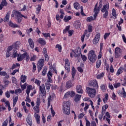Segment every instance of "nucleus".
Wrapping results in <instances>:
<instances>
[{
	"label": "nucleus",
	"mask_w": 126,
	"mask_h": 126,
	"mask_svg": "<svg viewBox=\"0 0 126 126\" xmlns=\"http://www.w3.org/2000/svg\"><path fill=\"white\" fill-rule=\"evenodd\" d=\"M70 103L69 101H64L63 105V111L65 115H69L70 114Z\"/></svg>",
	"instance_id": "f257e3e1"
},
{
	"label": "nucleus",
	"mask_w": 126,
	"mask_h": 126,
	"mask_svg": "<svg viewBox=\"0 0 126 126\" xmlns=\"http://www.w3.org/2000/svg\"><path fill=\"white\" fill-rule=\"evenodd\" d=\"M88 59L90 60L91 63H94L97 60V56H96V54H95V51L94 50H91L89 51Z\"/></svg>",
	"instance_id": "f03ea898"
},
{
	"label": "nucleus",
	"mask_w": 126,
	"mask_h": 126,
	"mask_svg": "<svg viewBox=\"0 0 126 126\" xmlns=\"http://www.w3.org/2000/svg\"><path fill=\"white\" fill-rule=\"evenodd\" d=\"M110 7V4L109 3L104 5L103 6L102 8L101 9V11L102 12L103 14V18H107L108 17V16L109 15V9Z\"/></svg>",
	"instance_id": "7ed1b4c3"
},
{
	"label": "nucleus",
	"mask_w": 126,
	"mask_h": 126,
	"mask_svg": "<svg viewBox=\"0 0 126 126\" xmlns=\"http://www.w3.org/2000/svg\"><path fill=\"white\" fill-rule=\"evenodd\" d=\"M87 93L89 94V96L91 98H94L96 94V90L95 89L90 88L89 87H87L86 88Z\"/></svg>",
	"instance_id": "20e7f679"
},
{
	"label": "nucleus",
	"mask_w": 126,
	"mask_h": 126,
	"mask_svg": "<svg viewBox=\"0 0 126 126\" xmlns=\"http://www.w3.org/2000/svg\"><path fill=\"white\" fill-rule=\"evenodd\" d=\"M36 106L33 107L34 113H40V104H41V99L40 98H37L36 102Z\"/></svg>",
	"instance_id": "39448f33"
},
{
	"label": "nucleus",
	"mask_w": 126,
	"mask_h": 126,
	"mask_svg": "<svg viewBox=\"0 0 126 126\" xmlns=\"http://www.w3.org/2000/svg\"><path fill=\"white\" fill-rule=\"evenodd\" d=\"M102 7V4H100L99 6L98 7V3H96V4L94 6V18H96L97 17V15H98V13H99V12L100 11V8Z\"/></svg>",
	"instance_id": "423d86ee"
},
{
	"label": "nucleus",
	"mask_w": 126,
	"mask_h": 126,
	"mask_svg": "<svg viewBox=\"0 0 126 126\" xmlns=\"http://www.w3.org/2000/svg\"><path fill=\"white\" fill-rule=\"evenodd\" d=\"M45 63V60L43 59H39L37 62V68L38 72H40L42 70V68L44 66V63Z\"/></svg>",
	"instance_id": "0eeeda50"
},
{
	"label": "nucleus",
	"mask_w": 126,
	"mask_h": 126,
	"mask_svg": "<svg viewBox=\"0 0 126 126\" xmlns=\"http://www.w3.org/2000/svg\"><path fill=\"white\" fill-rule=\"evenodd\" d=\"M81 54L80 48H78L77 50L76 49V52L73 51V53H71L70 56L71 58H73V57L74 58H79Z\"/></svg>",
	"instance_id": "6e6552de"
},
{
	"label": "nucleus",
	"mask_w": 126,
	"mask_h": 126,
	"mask_svg": "<svg viewBox=\"0 0 126 126\" xmlns=\"http://www.w3.org/2000/svg\"><path fill=\"white\" fill-rule=\"evenodd\" d=\"M122 53H123L122 49L120 47H116L115 49V58L116 59L120 58L121 56H122Z\"/></svg>",
	"instance_id": "1a4fd4ad"
},
{
	"label": "nucleus",
	"mask_w": 126,
	"mask_h": 126,
	"mask_svg": "<svg viewBox=\"0 0 126 126\" xmlns=\"http://www.w3.org/2000/svg\"><path fill=\"white\" fill-rule=\"evenodd\" d=\"M103 120L104 121L106 120V121L107 122L108 124H109V126L111 125V115H110V113L108 112H106L105 116L103 117Z\"/></svg>",
	"instance_id": "9d476101"
},
{
	"label": "nucleus",
	"mask_w": 126,
	"mask_h": 126,
	"mask_svg": "<svg viewBox=\"0 0 126 126\" xmlns=\"http://www.w3.org/2000/svg\"><path fill=\"white\" fill-rule=\"evenodd\" d=\"M75 96V93L73 91H69L67 92L64 95V97L65 99L68 97H74Z\"/></svg>",
	"instance_id": "9b49d317"
},
{
	"label": "nucleus",
	"mask_w": 126,
	"mask_h": 126,
	"mask_svg": "<svg viewBox=\"0 0 126 126\" xmlns=\"http://www.w3.org/2000/svg\"><path fill=\"white\" fill-rule=\"evenodd\" d=\"M65 69L67 70L68 72L70 71V63L67 59L65 60Z\"/></svg>",
	"instance_id": "f8f14e48"
},
{
	"label": "nucleus",
	"mask_w": 126,
	"mask_h": 126,
	"mask_svg": "<svg viewBox=\"0 0 126 126\" xmlns=\"http://www.w3.org/2000/svg\"><path fill=\"white\" fill-rule=\"evenodd\" d=\"M100 33H97L95 35V36L93 40V43L94 45H97L99 43V40H100Z\"/></svg>",
	"instance_id": "ddd939ff"
},
{
	"label": "nucleus",
	"mask_w": 126,
	"mask_h": 126,
	"mask_svg": "<svg viewBox=\"0 0 126 126\" xmlns=\"http://www.w3.org/2000/svg\"><path fill=\"white\" fill-rule=\"evenodd\" d=\"M39 90L43 96H46V89L45 88V85L44 84L39 86Z\"/></svg>",
	"instance_id": "4468645a"
},
{
	"label": "nucleus",
	"mask_w": 126,
	"mask_h": 126,
	"mask_svg": "<svg viewBox=\"0 0 126 126\" xmlns=\"http://www.w3.org/2000/svg\"><path fill=\"white\" fill-rule=\"evenodd\" d=\"M90 86H93V87H94V88H95L96 89H98L99 88V86H98V82L96 80H93L90 83Z\"/></svg>",
	"instance_id": "2eb2a0df"
},
{
	"label": "nucleus",
	"mask_w": 126,
	"mask_h": 126,
	"mask_svg": "<svg viewBox=\"0 0 126 126\" xmlns=\"http://www.w3.org/2000/svg\"><path fill=\"white\" fill-rule=\"evenodd\" d=\"M25 57H26V54H25V53L23 54H19L17 58L18 62H22V61L25 59Z\"/></svg>",
	"instance_id": "dca6fc26"
},
{
	"label": "nucleus",
	"mask_w": 126,
	"mask_h": 126,
	"mask_svg": "<svg viewBox=\"0 0 126 126\" xmlns=\"http://www.w3.org/2000/svg\"><path fill=\"white\" fill-rule=\"evenodd\" d=\"M76 90L77 93L80 94H82L83 93V90L82 89V86L80 85H78L76 87Z\"/></svg>",
	"instance_id": "f3484780"
},
{
	"label": "nucleus",
	"mask_w": 126,
	"mask_h": 126,
	"mask_svg": "<svg viewBox=\"0 0 126 126\" xmlns=\"http://www.w3.org/2000/svg\"><path fill=\"white\" fill-rule=\"evenodd\" d=\"M7 4L8 3L6 1V0H2V1L1 2L0 4V10L3 8V6H7Z\"/></svg>",
	"instance_id": "a211bd4d"
},
{
	"label": "nucleus",
	"mask_w": 126,
	"mask_h": 126,
	"mask_svg": "<svg viewBox=\"0 0 126 126\" xmlns=\"http://www.w3.org/2000/svg\"><path fill=\"white\" fill-rule=\"evenodd\" d=\"M72 86H73V85L72 84V83H71V81H70H70H68L66 83L65 87L67 89H69V88H71V87H72Z\"/></svg>",
	"instance_id": "6ab92c4d"
},
{
	"label": "nucleus",
	"mask_w": 126,
	"mask_h": 126,
	"mask_svg": "<svg viewBox=\"0 0 126 126\" xmlns=\"http://www.w3.org/2000/svg\"><path fill=\"white\" fill-rule=\"evenodd\" d=\"M37 42L42 46H44V45H46V41H45V40H44L43 38H39L37 40Z\"/></svg>",
	"instance_id": "aec40b11"
},
{
	"label": "nucleus",
	"mask_w": 126,
	"mask_h": 126,
	"mask_svg": "<svg viewBox=\"0 0 126 126\" xmlns=\"http://www.w3.org/2000/svg\"><path fill=\"white\" fill-rule=\"evenodd\" d=\"M28 42L31 48H32V49H34V42L33 41V39L31 38L29 39Z\"/></svg>",
	"instance_id": "412c9836"
},
{
	"label": "nucleus",
	"mask_w": 126,
	"mask_h": 126,
	"mask_svg": "<svg viewBox=\"0 0 126 126\" xmlns=\"http://www.w3.org/2000/svg\"><path fill=\"white\" fill-rule=\"evenodd\" d=\"M28 42L31 48H32V49H34V42L33 41V39L31 38L29 39Z\"/></svg>",
	"instance_id": "4be33fe9"
},
{
	"label": "nucleus",
	"mask_w": 126,
	"mask_h": 126,
	"mask_svg": "<svg viewBox=\"0 0 126 126\" xmlns=\"http://www.w3.org/2000/svg\"><path fill=\"white\" fill-rule=\"evenodd\" d=\"M71 72L72 77V78H74V76H75V74H76V70L74 66L72 67Z\"/></svg>",
	"instance_id": "5701e85b"
},
{
	"label": "nucleus",
	"mask_w": 126,
	"mask_h": 126,
	"mask_svg": "<svg viewBox=\"0 0 126 126\" xmlns=\"http://www.w3.org/2000/svg\"><path fill=\"white\" fill-rule=\"evenodd\" d=\"M80 98H81V95L76 94L74 98L75 102H78V101H80Z\"/></svg>",
	"instance_id": "b1692460"
},
{
	"label": "nucleus",
	"mask_w": 126,
	"mask_h": 126,
	"mask_svg": "<svg viewBox=\"0 0 126 126\" xmlns=\"http://www.w3.org/2000/svg\"><path fill=\"white\" fill-rule=\"evenodd\" d=\"M112 15L113 16L114 19H116L117 18V11L115 8H113L112 9Z\"/></svg>",
	"instance_id": "393cba45"
},
{
	"label": "nucleus",
	"mask_w": 126,
	"mask_h": 126,
	"mask_svg": "<svg viewBox=\"0 0 126 126\" xmlns=\"http://www.w3.org/2000/svg\"><path fill=\"white\" fill-rule=\"evenodd\" d=\"M9 26H10V27H12V28H16L18 27V25L14 24L11 22H9Z\"/></svg>",
	"instance_id": "a878e982"
},
{
	"label": "nucleus",
	"mask_w": 126,
	"mask_h": 126,
	"mask_svg": "<svg viewBox=\"0 0 126 126\" xmlns=\"http://www.w3.org/2000/svg\"><path fill=\"white\" fill-rule=\"evenodd\" d=\"M102 63V62L100 60H98L96 62V68H99L100 66H101V64Z\"/></svg>",
	"instance_id": "bb28decb"
},
{
	"label": "nucleus",
	"mask_w": 126,
	"mask_h": 126,
	"mask_svg": "<svg viewBox=\"0 0 126 126\" xmlns=\"http://www.w3.org/2000/svg\"><path fill=\"white\" fill-rule=\"evenodd\" d=\"M45 87L47 90H50V88H51V83L47 82L45 83Z\"/></svg>",
	"instance_id": "cd10ccee"
},
{
	"label": "nucleus",
	"mask_w": 126,
	"mask_h": 126,
	"mask_svg": "<svg viewBox=\"0 0 126 126\" xmlns=\"http://www.w3.org/2000/svg\"><path fill=\"white\" fill-rule=\"evenodd\" d=\"M86 34H87V30H86L85 31L84 33L81 36V41H82V43H83V42H84V38H85V36H86Z\"/></svg>",
	"instance_id": "c85d7f7f"
},
{
	"label": "nucleus",
	"mask_w": 126,
	"mask_h": 126,
	"mask_svg": "<svg viewBox=\"0 0 126 126\" xmlns=\"http://www.w3.org/2000/svg\"><path fill=\"white\" fill-rule=\"evenodd\" d=\"M16 15L17 16V17H20V18H22V17H24V15H22L20 12L17 11H16Z\"/></svg>",
	"instance_id": "c756f323"
},
{
	"label": "nucleus",
	"mask_w": 126,
	"mask_h": 126,
	"mask_svg": "<svg viewBox=\"0 0 126 126\" xmlns=\"http://www.w3.org/2000/svg\"><path fill=\"white\" fill-rule=\"evenodd\" d=\"M9 19V12H8L4 19V22H6V21H8Z\"/></svg>",
	"instance_id": "7c9ffc66"
},
{
	"label": "nucleus",
	"mask_w": 126,
	"mask_h": 126,
	"mask_svg": "<svg viewBox=\"0 0 126 126\" xmlns=\"http://www.w3.org/2000/svg\"><path fill=\"white\" fill-rule=\"evenodd\" d=\"M21 82H23V83H24V82H25V81H26V76H24L23 75H21Z\"/></svg>",
	"instance_id": "2f4dec72"
},
{
	"label": "nucleus",
	"mask_w": 126,
	"mask_h": 126,
	"mask_svg": "<svg viewBox=\"0 0 126 126\" xmlns=\"http://www.w3.org/2000/svg\"><path fill=\"white\" fill-rule=\"evenodd\" d=\"M19 45H20V42L19 41H17L15 43H14V47L15 49L17 50V49H18V48H19Z\"/></svg>",
	"instance_id": "473e14b6"
},
{
	"label": "nucleus",
	"mask_w": 126,
	"mask_h": 126,
	"mask_svg": "<svg viewBox=\"0 0 126 126\" xmlns=\"http://www.w3.org/2000/svg\"><path fill=\"white\" fill-rule=\"evenodd\" d=\"M70 19H71V17L70 16H68V17L65 16L63 20L65 22H67V21H69Z\"/></svg>",
	"instance_id": "72a5a7b5"
},
{
	"label": "nucleus",
	"mask_w": 126,
	"mask_h": 126,
	"mask_svg": "<svg viewBox=\"0 0 126 126\" xmlns=\"http://www.w3.org/2000/svg\"><path fill=\"white\" fill-rule=\"evenodd\" d=\"M13 107L16 105V103H17V101H18V96H16L14 99H13Z\"/></svg>",
	"instance_id": "f704fd0d"
},
{
	"label": "nucleus",
	"mask_w": 126,
	"mask_h": 126,
	"mask_svg": "<svg viewBox=\"0 0 126 126\" xmlns=\"http://www.w3.org/2000/svg\"><path fill=\"white\" fill-rule=\"evenodd\" d=\"M124 69V68L123 67H120L118 70V71H117V75H119L121 74V73H123V70Z\"/></svg>",
	"instance_id": "c9c22d12"
},
{
	"label": "nucleus",
	"mask_w": 126,
	"mask_h": 126,
	"mask_svg": "<svg viewBox=\"0 0 126 126\" xmlns=\"http://www.w3.org/2000/svg\"><path fill=\"white\" fill-rule=\"evenodd\" d=\"M109 98V95H108V94H105V97L103 99L104 103H107V101H108V98Z\"/></svg>",
	"instance_id": "e433bc0d"
},
{
	"label": "nucleus",
	"mask_w": 126,
	"mask_h": 126,
	"mask_svg": "<svg viewBox=\"0 0 126 126\" xmlns=\"http://www.w3.org/2000/svg\"><path fill=\"white\" fill-rule=\"evenodd\" d=\"M70 26H66L65 27V29L64 30H63V33L64 34H65L67 32H68V30H69V28H70Z\"/></svg>",
	"instance_id": "4c0bfd02"
},
{
	"label": "nucleus",
	"mask_w": 126,
	"mask_h": 126,
	"mask_svg": "<svg viewBox=\"0 0 126 126\" xmlns=\"http://www.w3.org/2000/svg\"><path fill=\"white\" fill-rule=\"evenodd\" d=\"M37 60V56L36 55H33L30 59L31 62L35 61Z\"/></svg>",
	"instance_id": "58836bf2"
},
{
	"label": "nucleus",
	"mask_w": 126,
	"mask_h": 126,
	"mask_svg": "<svg viewBox=\"0 0 126 126\" xmlns=\"http://www.w3.org/2000/svg\"><path fill=\"white\" fill-rule=\"evenodd\" d=\"M74 7L75 9H79V4L77 2L74 3Z\"/></svg>",
	"instance_id": "ea45409f"
},
{
	"label": "nucleus",
	"mask_w": 126,
	"mask_h": 126,
	"mask_svg": "<svg viewBox=\"0 0 126 126\" xmlns=\"http://www.w3.org/2000/svg\"><path fill=\"white\" fill-rule=\"evenodd\" d=\"M92 29H93V27H92V26L89 25L88 26L87 33H88V32H92Z\"/></svg>",
	"instance_id": "a19ab883"
},
{
	"label": "nucleus",
	"mask_w": 126,
	"mask_h": 126,
	"mask_svg": "<svg viewBox=\"0 0 126 126\" xmlns=\"http://www.w3.org/2000/svg\"><path fill=\"white\" fill-rule=\"evenodd\" d=\"M81 58L84 62H86V61H87V57L85 55L81 54Z\"/></svg>",
	"instance_id": "79ce46f5"
},
{
	"label": "nucleus",
	"mask_w": 126,
	"mask_h": 126,
	"mask_svg": "<svg viewBox=\"0 0 126 126\" xmlns=\"http://www.w3.org/2000/svg\"><path fill=\"white\" fill-rule=\"evenodd\" d=\"M104 72H102L101 74L97 75L96 77L97 79H100L102 78V77H104Z\"/></svg>",
	"instance_id": "37998d69"
},
{
	"label": "nucleus",
	"mask_w": 126,
	"mask_h": 126,
	"mask_svg": "<svg viewBox=\"0 0 126 126\" xmlns=\"http://www.w3.org/2000/svg\"><path fill=\"white\" fill-rule=\"evenodd\" d=\"M18 56H19V54H17V51L16 50H14L12 55L13 58H16V57H18Z\"/></svg>",
	"instance_id": "c03bdc74"
},
{
	"label": "nucleus",
	"mask_w": 126,
	"mask_h": 126,
	"mask_svg": "<svg viewBox=\"0 0 126 126\" xmlns=\"http://www.w3.org/2000/svg\"><path fill=\"white\" fill-rule=\"evenodd\" d=\"M97 98H98L97 105H100V103H101V95L98 94L97 95Z\"/></svg>",
	"instance_id": "a18cd8bd"
},
{
	"label": "nucleus",
	"mask_w": 126,
	"mask_h": 126,
	"mask_svg": "<svg viewBox=\"0 0 126 126\" xmlns=\"http://www.w3.org/2000/svg\"><path fill=\"white\" fill-rule=\"evenodd\" d=\"M56 49H58L59 52L61 53L62 52V46L60 45L59 44H57L56 46Z\"/></svg>",
	"instance_id": "49530a36"
},
{
	"label": "nucleus",
	"mask_w": 126,
	"mask_h": 126,
	"mask_svg": "<svg viewBox=\"0 0 126 126\" xmlns=\"http://www.w3.org/2000/svg\"><path fill=\"white\" fill-rule=\"evenodd\" d=\"M35 84H37V85L38 86H39V87L40 86H41V85H40L41 84V81H40V80H38L37 79H35Z\"/></svg>",
	"instance_id": "de8ad7c7"
},
{
	"label": "nucleus",
	"mask_w": 126,
	"mask_h": 126,
	"mask_svg": "<svg viewBox=\"0 0 126 126\" xmlns=\"http://www.w3.org/2000/svg\"><path fill=\"white\" fill-rule=\"evenodd\" d=\"M107 108H108V105H104L102 108V113H104V112H106V110H107Z\"/></svg>",
	"instance_id": "09e8293b"
},
{
	"label": "nucleus",
	"mask_w": 126,
	"mask_h": 126,
	"mask_svg": "<svg viewBox=\"0 0 126 126\" xmlns=\"http://www.w3.org/2000/svg\"><path fill=\"white\" fill-rule=\"evenodd\" d=\"M93 20H94V18H93V17H90L87 18V21L88 22H91V21Z\"/></svg>",
	"instance_id": "8fccbe9b"
},
{
	"label": "nucleus",
	"mask_w": 126,
	"mask_h": 126,
	"mask_svg": "<svg viewBox=\"0 0 126 126\" xmlns=\"http://www.w3.org/2000/svg\"><path fill=\"white\" fill-rule=\"evenodd\" d=\"M85 106L84 108V110L85 112L86 113V112H87V110H88V108H89V105H88V104H87V103H85Z\"/></svg>",
	"instance_id": "3c124183"
},
{
	"label": "nucleus",
	"mask_w": 126,
	"mask_h": 126,
	"mask_svg": "<svg viewBox=\"0 0 126 126\" xmlns=\"http://www.w3.org/2000/svg\"><path fill=\"white\" fill-rule=\"evenodd\" d=\"M34 117L35 120H36L37 119H40V114H39V113H34Z\"/></svg>",
	"instance_id": "603ef678"
},
{
	"label": "nucleus",
	"mask_w": 126,
	"mask_h": 126,
	"mask_svg": "<svg viewBox=\"0 0 126 126\" xmlns=\"http://www.w3.org/2000/svg\"><path fill=\"white\" fill-rule=\"evenodd\" d=\"M48 68H47L46 67H45L44 69H43V70L42 71V75L44 76V75H46V73L47 72V70Z\"/></svg>",
	"instance_id": "864d4df0"
},
{
	"label": "nucleus",
	"mask_w": 126,
	"mask_h": 126,
	"mask_svg": "<svg viewBox=\"0 0 126 126\" xmlns=\"http://www.w3.org/2000/svg\"><path fill=\"white\" fill-rule=\"evenodd\" d=\"M32 64L33 65L32 72H35V71H36V64H35L34 63H32Z\"/></svg>",
	"instance_id": "5fc2aeb1"
},
{
	"label": "nucleus",
	"mask_w": 126,
	"mask_h": 126,
	"mask_svg": "<svg viewBox=\"0 0 126 126\" xmlns=\"http://www.w3.org/2000/svg\"><path fill=\"white\" fill-rule=\"evenodd\" d=\"M27 122L29 126H31L32 125V120L29 119V118L27 119Z\"/></svg>",
	"instance_id": "6e6d98bb"
},
{
	"label": "nucleus",
	"mask_w": 126,
	"mask_h": 126,
	"mask_svg": "<svg viewBox=\"0 0 126 126\" xmlns=\"http://www.w3.org/2000/svg\"><path fill=\"white\" fill-rule=\"evenodd\" d=\"M0 75H1V76H5V75H7V73H6V72L1 71L0 72Z\"/></svg>",
	"instance_id": "4d7b16f0"
},
{
	"label": "nucleus",
	"mask_w": 126,
	"mask_h": 126,
	"mask_svg": "<svg viewBox=\"0 0 126 126\" xmlns=\"http://www.w3.org/2000/svg\"><path fill=\"white\" fill-rule=\"evenodd\" d=\"M113 85L115 88H118V87L121 86V83H115Z\"/></svg>",
	"instance_id": "13d9d810"
},
{
	"label": "nucleus",
	"mask_w": 126,
	"mask_h": 126,
	"mask_svg": "<svg viewBox=\"0 0 126 126\" xmlns=\"http://www.w3.org/2000/svg\"><path fill=\"white\" fill-rule=\"evenodd\" d=\"M7 124H8V120L6 119L2 124V126H7Z\"/></svg>",
	"instance_id": "bf43d9fd"
},
{
	"label": "nucleus",
	"mask_w": 126,
	"mask_h": 126,
	"mask_svg": "<svg viewBox=\"0 0 126 126\" xmlns=\"http://www.w3.org/2000/svg\"><path fill=\"white\" fill-rule=\"evenodd\" d=\"M3 83L4 84H5V86H7V85H8V84L10 83V82L6 80H5L3 81Z\"/></svg>",
	"instance_id": "052dcab7"
},
{
	"label": "nucleus",
	"mask_w": 126,
	"mask_h": 126,
	"mask_svg": "<svg viewBox=\"0 0 126 126\" xmlns=\"http://www.w3.org/2000/svg\"><path fill=\"white\" fill-rule=\"evenodd\" d=\"M42 34L43 35L44 37H45V38H47V37H49L50 38L51 37V35H50L49 33H43Z\"/></svg>",
	"instance_id": "680f3d73"
},
{
	"label": "nucleus",
	"mask_w": 126,
	"mask_h": 126,
	"mask_svg": "<svg viewBox=\"0 0 126 126\" xmlns=\"http://www.w3.org/2000/svg\"><path fill=\"white\" fill-rule=\"evenodd\" d=\"M5 95L7 98H9L10 97V94L9 93V92L7 91L5 93Z\"/></svg>",
	"instance_id": "e2e57ef3"
},
{
	"label": "nucleus",
	"mask_w": 126,
	"mask_h": 126,
	"mask_svg": "<svg viewBox=\"0 0 126 126\" xmlns=\"http://www.w3.org/2000/svg\"><path fill=\"white\" fill-rule=\"evenodd\" d=\"M25 101L26 102H29V103H31V99H30V97H29V95H27L26 99H25Z\"/></svg>",
	"instance_id": "0e129e2a"
},
{
	"label": "nucleus",
	"mask_w": 126,
	"mask_h": 126,
	"mask_svg": "<svg viewBox=\"0 0 126 126\" xmlns=\"http://www.w3.org/2000/svg\"><path fill=\"white\" fill-rule=\"evenodd\" d=\"M73 30H70L68 31V33L69 34V37H71V36H72V34H73Z\"/></svg>",
	"instance_id": "69168bd1"
},
{
	"label": "nucleus",
	"mask_w": 126,
	"mask_h": 126,
	"mask_svg": "<svg viewBox=\"0 0 126 126\" xmlns=\"http://www.w3.org/2000/svg\"><path fill=\"white\" fill-rule=\"evenodd\" d=\"M77 69L79 72H81V73H82V72H83V69H82L81 67H78Z\"/></svg>",
	"instance_id": "338daca9"
},
{
	"label": "nucleus",
	"mask_w": 126,
	"mask_h": 126,
	"mask_svg": "<svg viewBox=\"0 0 126 126\" xmlns=\"http://www.w3.org/2000/svg\"><path fill=\"white\" fill-rule=\"evenodd\" d=\"M121 95H123L124 98H126V92H122L121 93Z\"/></svg>",
	"instance_id": "774afa93"
}]
</instances>
